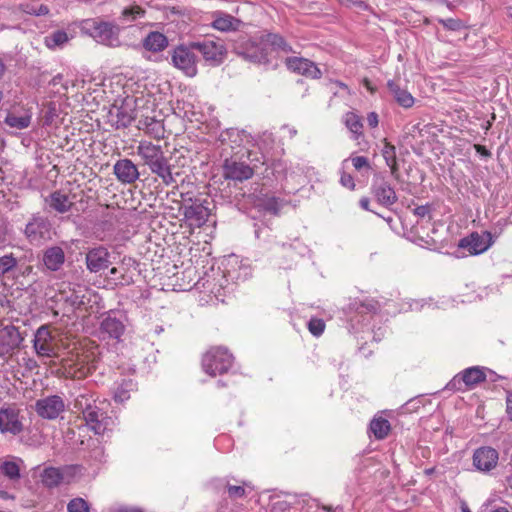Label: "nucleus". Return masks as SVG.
<instances>
[{"mask_svg": "<svg viewBox=\"0 0 512 512\" xmlns=\"http://www.w3.org/2000/svg\"><path fill=\"white\" fill-rule=\"evenodd\" d=\"M137 155L142 159L152 174L159 177L166 186L173 185L177 182L179 171L173 170V165L165 156L161 145H157L148 140H141L137 145Z\"/></svg>", "mask_w": 512, "mask_h": 512, "instance_id": "1", "label": "nucleus"}, {"mask_svg": "<svg viewBox=\"0 0 512 512\" xmlns=\"http://www.w3.org/2000/svg\"><path fill=\"white\" fill-rule=\"evenodd\" d=\"M81 30L100 44L110 47L120 45V27L113 22L86 19L82 22Z\"/></svg>", "mask_w": 512, "mask_h": 512, "instance_id": "2", "label": "nucleus"}, {"mask_svg": "<svg viewBox=\"0 0 512 512\" xmlns=\"http://www.w3.org/2000/svg\"><path fill=\"white\" fill-rule=\"evenodd\" d=\"M233 363V356L223 347H213L208 350L202 359L203 370L210 376L223 374L229 370Z\"/></svg>", "mask_w": 512, "mask_h": 512, "instance_id": "3", "label": "nucleus"}, {"mask_svg": "<svg viewBox=\"0 0 512 512\" xmlns=\"http://www.w3.org/2000/svg\"><path fill=\"white\" fill-rule=\"evenodd\" d=\"M190 45L180 44L171 51V63L187 77H195L198 73V57Z\"/></svg>", "mask_w": 512, "mask_h": 512, "instance_id": "4", "label": "nucleus"}, {"mask_svg": "<svg viewBox=\"0 0 512 512\" xmlns=\"http://www.w3.org/2000/svg\"><path fill=\"white\" fill-rule=\"evenodd\" d=\"M191 47L199 51L204 60L212 66H219L226 58L227 50L220 39H204L192 42Z\"/></svg>", "mask_w": 512, "mask_h": 512, "instance_id": "5", "label": "nucleus"}, {"mask_svg": "<svg viewBox=\"0 0 512 512\" xmlns=\"http://www.w3.org/2000/svg\"><path fill=\"white\" fill-rule=\"evenodd\" d=\"M234 52L245 60L254 63L267 61V51L263 43L247 37H240L234 42Z\"/></svg>", "mask_w": 512, "mask_h": 512, "instance_id": "6", "label": "nucleus"}, {"mask_svg": "<svg viewBox=\"0 0 512 512\" xmlns=\"http://www.w3.org/2000/svg\"><path fill=\"white\" fill-rule=\"evenodd\" d=\"M78 466L69 465L60 468L46 467L40 474L42 484L47 488H54L60 484H69L76 477Z\"/></svg>", "mask_w": 512, "mask_h": 512, "instance_id": "7", "label": "nucleus"}, {"mask_svg": "<svg viewBox=\"0 0 512 512\" xmlns=\"http://www.w3.org/2000/svg\"><path fill=\"white\" fill-rule=\"evenodd\" d=\"M28 241L33 245H40L51 239L52 227L50 222L42 216H34L24 230Z\"/></svg>", "mask_w": 512, "mask_h": 512, "instance_id": "8", "label": "nucleus"}, {"mask_svg": "<svg viewBox=\"0 0 512 512\" xmlns=\"http://www.w3.org/2000/svg\"><path fill=\"white\" fill-rule=\"evenodd\" d=\"M33 348L38 356L48 358L56 356L57 345L48 325H42L36 330Z\"/></svg>", "mask_w": 512, "mask_h": 512, "instance_id": "9", "label": "nucleus"}, {"mask_svg": "<svg viewBox=\"0 0 512 512\" xmlns=\"http://www.w3.org/2000/svg\"><path fill=\"white\" fill-rule=\"evenodd\" d=\"M19 409L15 405H3L0 408V432L2 434L18 435L23 429Z\"/></svg>", "mask_w": 512, "mask_h": 512, "instance_id": "10", "label": "nucleus"}, {"mask_svg": "<svg viewBox=\"0 0 512 512\" xmlns=\"http://www.w3.org/2000/svg\"><path fill=\"white\" fill-rule=\"evenodd\" d=\"M35 411L43 419L54 420L65 411V403L61 396L50 395L35 402Z\"/></svg>", "mask_w": 512, "mask_h": 512, "instance_id": "11", "label": "nucleus"}, {"mask_svg": "<svg viewBox=\"0 0 512 512\" xmlns=\"http://www.w3.org/2000/svg\"><path fill=\"white\" fill-rule=\"evenodd\" d=\"M371 191L376 201L384 207L389 208L398 200L394 187L384 177L376 176L373 179Z\"/></svg>", "mask_w": 512, "mask_h": 512, "instance_id": "12", "label": "nucleus"}, {"mask_svg": "<svg viewBox=\"0 0 512 512\" xmlns=\"http://www.w3.org/2000/svg\"><path fill=\"white\" fill-rule=\"evenodd\" d=\"M492 245V238L489 232L479 234L471 233L459 242V247L467 249L471 255H478L485 252Z\"/></svg>", "mask_w": 512, "mask_h": 512, "instance_id": "13", "label": "nucleus"}, {"mask_svg": "<svg viewBox=\"0 0 512 512\" xmlns=\"http://www.w3.org/2000/svg\"><path fill=\"white\" fill-rule=\"evenodd\" d=\"M285 64L289 70L311 79H318L322 75L318 66L306 58L288 57Z\"/></svg>", "mask_w": 512, "mask_h": 512, "instance_id": "14", "label": "nucleus"}, {"mask_svg": "<svg viewBox=\"0 0 512 512\" xmlns=\"http://www.w3.org/2000/svg\"><path fill=\"white\" fill-rule=\"evenodd\" d=\"M499 454L492 447H480L473 454V465L477 470L489 472L498 464Z\"/></svg>", "mask_w": 512, "mask_h": 512, "instance_id": "15", "label": "nucleus"}, {"mask_svg": "<svg viewBox=\"0 0 512 512\" xmlns=\"http://www.w3.org/2000/svg\"><path fill=\"white\" fill-rule=\"evenodd\" d=\"M110 253L103 247L91 248L86 253V267L91 273H97L108 268L110 263Z\"/></svg>", "mask_w": 512, "mask_h": 512, "instance_id": "16", "label": "nucleus"}, {"mask_svg": "<svg viewBox=\"0 0 512 512\" xmlns=\"http://www.w3.org/2000/svg\"><path fill=\"white\" fill-rule=\"evenodd\" d=\"M83 418L86 425L98 435L104 434L108 430L109 422L111 420L106 416L105 412L97 406V404L93 406L91 410L87 411L83 415Z\"/></svg>", "mask_w": 512, "mask_h": 512, "instance_id": "17", "label": "nucleus"}, {"mask_svg": "<svg viewBox=\"0 0 512 512\" xmlns=\"http://www.w3.org/2000/svg\"><path fill=\"white\" fill-rule=\"evenodd\" d=\"M113 172L123 184H132L139 179L137 166L130 159H120L113 166Z\"/></svg>", "mask_w": 512, "mask_h": 512, "instance_id": "18", "label": "nucleus"}, {"mask_svg": "<svg viewBox=\"0 0 512 512\" xmlns=\"http://www.w3.org/2000/svg\"><path fill=\"white\" fill-rule=\"evenodd\" d=\"M254 174L253 169L244 162L226 160L224 164V176L227 179L244 181L250 179Z\"/></svg>", "mask_w": 512, "mask_h": 512, "instance_id": "19", "label": "nucleus"}, {"mask_svg": "<svg viewBox=\"0 0 512 512\" xmlns=\"http://www.w3.org/2000/svg\"><path fill=\"white\" fill-rule=\"evenodd\" d=\"M110 114L111 116L115 115L117 128L128 127L136 118L134 100L129 98L125 99L122 105L114 107V111H111Z\"/></svg>", "mask_w": 512, "mask_h": 512, "instance_id": "20", "label": "nucleus"}, {"mask_svg": "<svg viewBox=\"0 0 512 512\" xmlns=\"http://www.w3.org/2000/svg\"><path fill=\"white\" fill-rule=\"evenodd\" d=\"M212 18L211 26L221 32L237 31L242 24L240 19L221 11L214 12Z\"/></svg>", "mask_w": 512, "mask_h": 512, "instance_id": "21", "label": "nucleus"}, {"mask_svg": "<svg viewBox=\"0 0 512 512\" xmlns=\"http://www.w3.org/2000/svg\"><path fill=\"white\" fill-rule=\"evenodd\" d=\"M486 375L479 367H470L465 369L461 374L455 376L450 382V386L457 387V384L463 382L467 387H473L478 383L485 381Z\"/></svg>", "mask_w": 512, "mask_h": 512, "instance_id": "22", "label": "nucleus"}, {"mask_svg": "<svg viewBox=\"0 0 512 512\" xmlns=\"http://www.w3.org/2000/svg\"><path fill=\"white\" fill-rule=\"evenodd\" d=\"M71 362L69 367L75 368L73 373L78 378L86 377L96 368L94 358L90 353H77L76 358L72 359Z\"/></svg>", "mask_w": 512, "mask_h": 512, "instance_id": "23", "label": "nucleus"}, {"mask_svg": "<svg viewBox=\"0 0 512 512\" xmlns=\"http://www.w3.org/2000/svg\"><path fill=\"white\" fill-rule=\"evenodd\" d=\"M135 262L132 259H123L122 263L118 267L110 269L111 279L114 280L116 285L128 286L134 282L133 273L131 272L130 266Z\"/></svg>", "mask_w": 512, "mask_h": 512, "instance_id": "24", "label": "nucleus"}, {"mask_svg": "<svg viewBox=\"0 0 512 512\" xmlns=\"http://www.w3.org/2000/svg\"><path fill=\"white\" fill-rule=\"evenodd\" d=\"M65 262L64 250L59 246H52L45 250L43 263L50 271H58Z\"/></svg>", "mask_w": 512, "mask_h": 512, "instance_id": "25", "label": "nucleus"}, {"mask_svg": "<svg viewBox=\"0 0 512 512\" xmlns=\"http://www.w3.org/2000/svg\"><path fill=\"white\" fill-rule=\"evenodd\" d=\"M45 202L50 209L61 214L68 212L73 206V202L70 199L69 195L62 191H55L51 193L45 199Z\"/></svg>", "mask_w": 512, "mask_h": 512, "instance_id": "26", "label": "nucleus"}, {"mask_svg": "<svg viewBox=\"0 0 512 512\" xmlns=\"http://www.w3.org/2000/svg\"><path fill=\"white\" fill-rule=\"evenodd\" d=\"M101 332L107 334L109 338L119 341L125 332V325L121 320L109 314L101 322Z\"/></svg>", "mask_w": 512, "mask_h": 512, "instance_id": "27", "label": "nucleus"}, {"mask_svg": "<svg viewBox=\"0 0 512 512\" xmlns=\"http://www.w3.org/2000/svg\"><path fill=\"white\" fill-rule=\"evenodd\" d=\"M387 88L395 101L403 108L408 109L414 105L415 99L406 89H402L394 80L387 82Z\"/></svg>", "mask_w": 512, "mask_h": 512, "instance_id": "28", "label": "nucleus"}, {"mask_svg": "<svg viewBox=\"0 0 512 512\" xmlns=\"http://www.w3.org/2000/svg\"><path fill=\"white\" fill-rule=\"evenodd\" d=\"M184 217L196 226L203 225L208 217V210L201 204L183 206Z\"/></svg>", "mask_w": 512, "mask_h": 512, "instance_id": "29", "label": "nucleus"}, {"mask_svg": "<svg viewBox=\"0 0 512 512\" xmlns=\"http://www.w3.org/2000/svg\"><path fill=\"white\" fill-rule=\"evenodd\" d=\"M22 463L20 458H7L0 464V472L12 483L18 482L21 478L20 464Z\"/></svg>", "mask_w": 512, "mask_h": 512, "instance_id": "30", "label": "nucleus"}, {"mask_svg": "<svg viewBox=\"0 0 512 512\" xmlns=\"http://www.w3.org/2000/svg\"><path fill=\"white\" fill-rule=\"evenodd\" d=\"M168 46V39L167 37L157 31L150 32L144 39H143V47L151 52H161L165 50Z\"/></svg>", "mask_w": 512, "mask_h": 512, "instance_id": "31", "label": "nucleus"}, {"mask_svg": "<svg viewBox=\"0 0 512 512\" xmlns=\"http://www.w3.org/2000/svg\"><path fill=\"white\" fill-rule=\"evenodd\" d=\"M382 156L386 165L390 168L391 175L397 179L399 176V167L396 158V148L389 143L386 139L383 140V148L381 150Z\"/></svg>", "mask_w": 512, "mask_h": 512, "instance_id": "32", "label": "nucleus"}, {"mask_svg": "<svg viewBox=\"0 0 512 512\" xmlns=\"http://www.w3.org/2000/svg\"><path fill=\"white\" fill-rule=\"evenodd\" d=\"M31 119L32 116L28 112L20 116L16 115L15 113L9 112L4 119V123L10 128L23 130L30 126Z\"/></svg>", "mask_w": 512, "mask_h": 512, "instance_id": "33", "label": "nucleus"}, {"mask_svg": "<svg viewBox=\"0 0 512 512\" xmlns=\"http://www.w3.org/2000/svg\"><path fill=\"white\" fill-rule=\"evenodd\" d=\"M145 9H143L141 6L132 4L129 6H126L122 9L119 20L122 23H132L138 19H141L145 16Z\"/></svg>", "mask_w": 512, "mask_h": 512, "instance_id": "34", "label": "nucleus"}, {"mask_svg": "<svg viewBox=\"0 0 512 512\" xmlns=\"http://www.w3.org/2000/svg\"><path fill=\"white\" fill-rule=\"evenodd\" d=\"M17 8L23 13L35 16H44L49 13L48 6L41 4L36 0H29L19 3Z\"/></svg>", "mask_w": 512, "mask_h": 512, "instance_id": "35", "label": "nucleus"}, {"mask_svg": "<svg viewBox=\"0 0 512 512\" xmlns=\"http://www.w3.org/2000/svg\"><path fill=\"white\" fill-rule=\"evenodd\" d=\"M95 405L96 399L94 395L88 391L81 392L74 400V409L81 412L83 415Z\"/></svg>", "mask_w": 512, "mask_h": 512, "instance_id": "36", "label": "nucleus"}, {"mask_svg": "<svg viewBox=\"0 0 512 512\" xmlns=\"http://www.w3.org/2000/svg\"><path fill=\"white\" fill-rule=\"evenodd\" d=\"M370 430L376 439H384L388 436L391 426L387 419L383 417H375L370 423Z\"/></svg>", "mask_w": 512, "mask_h": 512, "instance_id": "37", "label": "nucleus"}, {"mask_svg": "<svg viewBox=\"0 0 512 512\" xmlns=\"http://www.w3.org/2000/svg\"><path fill=\"white\" fill-rule=\"evenodd\" d=\"M344 124L347 129L353 134V139L357 140L362 135L363 124L361 117L354 112H347L344 115Z\"/></svg>", "mask_w": 512, "mask_h": 512, "instance_id": "38", "label": "nucleus"}, {"mask_svg": "<svg viewBox=\"0 0 512 512\" xmlns=\"http://www.w3.org/2000/svg\"><path fill=\"white\" fill-rule=\"evenodd\" d=\"M68 41L69 37L63 30L54 31L44 38L46 47L51 50L62 48Z\"/></svg>", "mask_w": 512, "mask_h": 512, "instance_id": "39", "label": "nucleus"}, {"mask_svg": "<svg viewBox=\"0 0 512 512\" xmlns=\"http://www.w3.org/2000/svg\"><path fill=\"white\" fill-rule=\"evenodd\" d=\"M144 131L150 137L160 140L165 137V128L161 121L154 118H147Z\"/></svg>", "mask_w": 512, "mask_h": 512, "instance_id": "40", "label": "nucleus"}, {"mask_svg": "<svg viewBox=\"0 0 512 512\" xmlns=\"http://www.w3.org/2000/svg\"><path fill=\"white\" fill-rule=\"evenodd\" d=\"M261 43L263 46L270 45L273 49H279L288 52L291 48L287 45L282 36L274 33H267L261 36Z\"/></svg>", "mask_w": 512, "mask_h": 512, "instance_id": "41", "label": "nucleus"}, {"mask_svg": "<svg viewBox=\"0 0 512 512\" xmlns=\"http://www.w3.org/2000/svg\"><path fill=\"white\" fill-rule=\"evenodd\" d=\"M350 308L354 309L359 313H374L378 310L379 305L378 302L373 299H367L365 301H357L355 300L350 304Z\"/></svg>", "mask_w": 512, "mask_h": 512, "instance_id": "42", "label": "nucleus"}, {"mask_svg": "<svg viewBox=\"0 0 512 512\" xmlns=\"http://www.w3.org/2000/svg\"><path fill=\"white\" fill-rule=\"evenodd\" d=\"M133 388L131 381H125L119 385L114 392V400L119 403H123L130 398V391Z\"/></svg>", "mask_w": 512, "mask_h": 512, "instance_id": "43", "label": "nucleus"}, {"mask_svg": "<svg viewBox=\"0 0 512 512\" xmlns=\"http://www.w3.org/2000/svg\"><path fill=\"white\" fill-rule=\"evenodd\" d=\"M18 264V260L12 253L0 257V277L12 271Z\"/></svg>", "mask_w": 512, "mask_h": 512, "instance_id": "44", "label": "nucleus"}, {"mask_svg": "<svg viewBox=\"0 0 512 512\" xmlns=\"http://www.w3.org/2000/svg\"><path fill=\"white\" fill-rule=\"evenodd\" d=\"M67 510L68 512H89L90 507L86 500L77 497L70 500L67 505Z\"/></svg>", "mask_w": 512, "mask_h": 512, "instance_id": "45", "label": "nucleus"}, {"mask_svg": "<svg viewBox=\"0 0 512 512\" xmlns=\"http://www.w3.org/2000/svg\"><path fill=\"white\" fill-rule=\"evenodd\" d=\"M325 329V323L322 319L319 318H312L308 322V330L310 333L316 337H319L323 334Z\"/></svg>", "mask_w": 512, "mask_h": 512, "instance_id": "46", "label": "nucleus"}, {"mask_svg": "<svg viewBox=\"0 0 512 512\" xmlns=\"http://www.w3.org/2000/svg\"><path fill=\"white\" fill-rule=\"evenodd\" d=\"M439 23L443 25L444 28L451 31H458L462 28V23L459 19L448 18V19H439Z\"/></svg>", "mask_w": 512, "mask_h": 512, "instance_id": "47", "label": "nucleus"}, {"mask_svg": "<svg viewBox=\"0 0 512 512\" xmlns=\"http://www.w3.org/2000/svg\"><path fill=\"white\" fill-rule=\"evenodd\" d=\"M351 162H352V165L353 167L356 169V170H361L363 168H369V161L366 157L364 156H355V157H351Z\"/></svg>", "mask_w": 512, "mask_h": 512, "instance_id": "48", "label": "nucleus"}, {"mask_svg": "<svg viewBox=\"0 0 512 512\" xmlns=\"http://www.w3.org/2000/svg\"><path fill=\"white\" fill-rule=\"evenodd\" d=\"M227 492L231 498H242L245 496V489L242 486L228 485Z\"/></svg>", "mask_w": 512, "mask_h": 512, "instance_id": "49", "label": "nucleus"}, {"mask_svg": "<svg viewBox=\"0 0 512 512\" xmlns=\"http://www.w3.org/2000/svg\"><path fill=\"white\" fill-rule=\"evenodd\" d=\"M340 183L342 184V186H344L350 190H354V188H355V182H354L353 177L350 174H347L345 172H343L341 174Z\"/></svg>", "mask_w": 512, "mask_h": 512, "instance_id": "50", "label": "nucleus"}, {"mask_svg": "<svg viewBox=\"0 0 512 512\" xmlns=\"http://www.w3.org/2000/svg\"><path fill=\"white\" fill-rule=\"evenodd\" d=\"M414 214L421 218H430V207L427 205L418 206L414 209Z\"/></svg>", "mask_w": 512, "mask_h": 512, "instance_id": "51", "label": "nucleus"}, {"mask_svg": "<svg viewBox=\"0 0 512 512\" xmlns=\"http://www.w3.org/2000/svg\"><path fill=\"white\" fill-rule=\"evenodd\" d=\"M506 413L510 420H512V391L507 392L506 396Z\"/></svg>", "mask_w": 512, "mask_h": 512, "instance_id": "52", "label": "nucleus"}, {"mask_svg": "<svg viewBox=\"0 0 512 512\" xmlns=\"http://www.w3.org/2000/svg\"><path fill=\"white\" fill-rule=\"evenodd\" d=\"M367 122H368V125L372 128H375L377 127L378 125V115L377 113L375 112H370L367 116Z\"/></svg>", "mask_w": 512, "mask_h": 512, "instance_id": "53", "label": "nucleus"}, {"mask_svg": "<svg viewBox=\"0 0 512 512\" xmlns=\"http://www.w3.org/2000/svg\"><path fill=\"white\" fill-rule=\"evenodd\" d=\"M474 148H475L476 152L481 154L482 156H485V157L491 156L490 151L485 146L476 144V145H474Z\"/></svg>", "mask_w": 512, "mask_h": 512, "instance_id": "54", "label": "nucleus"}, {"mask_svg": "<svg viewBox=\"0 0 512 512\" xmlns=\"http://www.w3.org/2000/svg\"><path fill=\"white\" fill-rule=\"evenodd\" d=\"M359 205L362 209L366 210V211H370V200L369 198L367 197H362L360 200H359Z\"/></svg>", "mask_w": 512, "mask_h": 512, "instance_id": "55", "label": "nucleus"}, {"mask_svg": "<svg viewBox=\"0 0 512 512\" xmlns=\"http://www.w3.org/2000/svg\"><path fill=\"white\" fill-rule=\"evenodd\" d=\"M283 129L288 132L290 138L294 137L297 134L296 129L293 127L284 126Z\"/></svg>", "mask_w": 512, "mask_h": 512, "instance_id": "56", "label": "nucleus"}, {"mask_svg": "<svg viewBox=\"0 0 512 512\" xmlns=\"http://www.w3.org/2000/svg\"><path fill=\"white\" fill-rule=\"evenodd\" d=\"M331 84L332 85H336L339 88H341V89H343V90H345V91H347L349 93V89H348V86L346 84H344V83H342L340 81H335V82H332Z\"/></svg>", "mask_w": 512, "mask_h": 512, "instance_id": "57", "label": "nucleus"}, {"mask_svg": "<svg viewBox=\"0 0 512 512\" xmlns=\"http://www.w3.org/2000/svg\"><path fill=\"white\" fill-rule=\"evenodd\" d=\"M6 71V66L3 62V60L0 58V79L3 77Z\"/></svg>", "mask_w": 512, "mask_h": 512, "instance_id": "58", "label": "nucleus"}, {"mask_svg": "<svg viewBox=\"0 0 512 512\" xmlns=\"http://www.w3.org/2000/svg\"><path fill=\"white\" fill-rule=\"evenodd\" d=\"M119 512H143L139 508H122Z\"/></svg>", "mask_w": 512, "mask_h": 512, "instance_id": "59", "label": "nucleus"}, {"mask_svg": "<svg viewBox=\"0 0 512 512\" xmlns=\"http://www.w3.org/2000/svg\"><path fill=\"white\" fill-rule=\"evenodd\" d=\"M505 485L512 489V474L505 477Z\"/></svg>", "mask_w": 512, "mask_h": 512, "instance_id": "60", "label": "nucleus"}, {"mask_svg": "<svg viewBox=\"0 0 512 512\" xmlns=\"http://www.w3.org/2000/svg\"><path fill=\"white\" fill-rule=\"evenodd\" d=\"M363 83L368 90L371 92L374 91V88L371 86V82L368 79H364Z\"/></svg>", "mask_w": 512, "mask_h": 512, "instance_id": "61", "label": "nucleus"}, {"mask_svg": "<svg viewBox=\"0 0 512 512\" xmlns=\"http://www.w3.org/2000/svg\"><path fill=\"white\" fill-rule=\"evenodd\" d=\"M7 333L11 336L13 333H17V329L14 326L6 328Z\"/></svg>", "mask_w": 512, "mask_h": 512, "instance_id": "62", "label": "nucleus"}, {"mask_svg": "<svg viewBox=\"0 0 512 512\" xmlns=\"http://www.w3.org/2000/svg\"><path fill=\"white\" fill-rule=\"evenodd\" d=\"M491 512H509V510L505 507H498V508L492 510Z\"/></svg>", "mask_w": 512, "mask_h": 512, "instance_id": "63", "label": "nucleus"}, {"mask_svg": "<svg viewBox=\"0 0 512 512\" xmlns=\"http://www.w3.org/2000/svg\"><path fill=\"white\" fill-rule=\"evenodd\" d=\"M461 511L462 512H471L470 509L468 508V506L466 504H462L461 506Z\"/></svg>", "mask_w": 512, "mask_h": 512, "instance_id": "64", "label": "nucleus"}]
</instances>
